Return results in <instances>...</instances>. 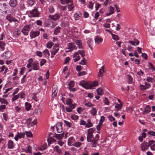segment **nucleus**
Masks as SVG:
<instances>
[{
  "label": "nucleus",
  "mask_w": 155,
  "mask_h": 155,
  "mask_svg": "<svg viewBox=\"0 0 155 155\" xmlns=\"http://www.w3.org/2000/svg\"><path fill=\"white\" fill-rule=\"evenodd\" d=\"M79 85L86 89H91L98 85L97 82L95 81L93 82L89 83L88 81L83 80L80 81Z\"/></svg>",
  "instance_id": "nucleus-1"
},
{
  "label": "nucleus",
  "mask_w": 155,
  "mask_h": 155,
  "mask_svg": "<svg viewBox=\"0 0 155 155\" xmlns=\"http://www.w3.org/2000/svg\"><path fill=\"white\" fill-rule=\"evenodd\" d=\"M33 27L32 24H29L28 25L24 26L21 30V32L25 35H28L29 31Z\"/></svg>",
  "instance_id": "nucleus-2"
},
{
  "label": "nucleus",
  "mask_w": 155,
  "mask_h": 155,
  "mask_svg": "<svg viewBox=\"0 0 155 155\" xmlns=\"http://www.w3.org/2000/svg\"><path fill=\"white\" fill-rule=\"evenodd\" d=\"M28 12L31 16L33 17H38L39 15V12L38 11L36 7H35L34 8L30 11H28Z\"/></svg>",
  "instance_id": "nucleus-3"
},
{
  "label": "nucleus",
  "mask_w": 155,
  "mask_h": 155,
  "mask_svg": "<svg viewBox=\"0 0 155 155\" xmlns=\"http://www.w3.org/2000/svg\"><path fill=\"white\" fill-rule=\"evenodd\" d=\"M5 19L6 20L8 21L10 23L12 22H19V21L16 19L14 18L12 15L10 14H8L6 17Z\"/></svg>",
  "instance_id": "nucleus-4"
},
{
  "label": "nucleus",
  "mask_w": 155,
  "mask_h": 155,
  "mask_svg": "<svg viewBox=\"0 0 155 155\" xmlns=\"http://www.w3.org/2000/svg\"><path fill=\"white\" fill-rule=\"evenodd\" d=\"M59 44H56L54 45L51 51L52 55H55L59 50Z\"/></svg>",
  "instance_id": "nucleus-5"
},
{
  "label": "nucleus",
  "mask_w": 155,
  "mask_h": 155,
  "mask_svg": "<svg viewBox=\"0 0 155 155\" xmlns=\"http://www.w3.org/2000/svg\"><path fill=\"white\" fill-rule=\"evenodd\" d=\"M67 46L68 47V49H69V50L66 51L67 52L71 51L74 49L76 50L77 49L76 46L73 42L68 43L67 45Z\"/></svg>",
  "instance_id": "nucleus-6"
},
{
  "label": "nucleus",
  "mask_w": 155,
  "mask_h": 155,
  "mask_svg": "<svg viewBox=\"0 0 155 155\" xmlns=\"http://www.w3.org/2000/svg\"><path fill=\"white\" fill-rule=\"evenodd\" d=\"M40 34V31H31L30 32V36L31 38H35L38 36Z\"/></svg>",
  "instance_id": "nucleus-7"
},
{
  "label": "nucleus",
  "mask_w": 155,
  "mask_h": 155,
  "mask_svg": "<svg viewBox=\"0 0 155 155\" xmlns=\"http://www.w3.org/2000/svg\"><path fill=\"white\" fill-rule=\"evenodd\" d=\"M61 15L59 14L56 13L54 15H50L49 18L54 21H56L59 19Z\"/></svg>",
  "instance_id": "nucleus-8"
},
{
  "label": "nucleus",
  "mask_w": 155,
  "mask_h": 155,
  "mask_svg": "<svg viewBox=\"0 0 155 155\" xmlns=\"http://www.w3.org/2000/svg\"><path fill=\"white\" fill-rule=\"evenodd\" d=\"M62 123L61 122H58L56 125L57 130L58 133L62 132L63 128L62 127Z\"/></svg>",
  "instance_id": "nucleus-9"
},
{
  "label": "nucleus",
  "mask_w": 155,
  "mask_h": 155,
  "mask_svg": "<svg viewBox=\"0 0 155 155\" xmlns=\"http://www.w3.org/2000/svg\"><path fill=\"white\" fill-rule=\"evenodd\" d=\"M32 65L33 70L36 71L39 70V66L38 61H33L32 63Z\"/></svg>",
  "instance_id": "nucleus-10"
},
{
  "label": "nucleus",
  "mask_w": 155,
  "mask_h": 155,
  "mask_svg": "<svg viewBox=\"0 0 155 155\" xmlns=\"http://www.w3.org/2000/svg\"><path fill=\"white\" fill-rule=\"evenodd\" d=\"M12 55L11 52L9 51H7L4 53L2 55L4 58H10Z\"/></svg>",
  "instance_id": "nucleus-11"
},
{
  "label": "nucleus",
  "mask_w": 155,
  "mask_h": 155,
  "mask_svg": "<svg viewBox=\"0 0 155 155\" xmlns=\"http://www.w3.org/2000/svg\"><path fill=\"white\" fill-rule=\"evenodd\" d=\"M151 108L149 105H146L144 108V110L142 112L143 114H148L151 111Z\"/></svg>",
  "instance_id": "nucleus-12"
},
{
  "label": "nucleus",
  "mask_w": 155,
  "mask_h": 155,
  "mask_svg": "<svg viewBox=\"0 0 155 155\" xmlns=\"http://www.w3.org/2000/svg\"><path fill=\"white\" fill-rule=\"evenodd\" d=\"M64 132L59 134L55 133V135L53 136V137L59 140H61L63 138V137L64 136Z\"/></svg>",
  "instance_id": "nucleus-13"
},
{
  "label": "nucleus",
  "mask_w": 155,
  "mask_h": 155,
  "mask_svg": "<svg viewBox=\"0 0 155 155\" xmlns=\"http://www.w3.org/2000/svg\"><path fill=\"white\" fill-rule=\"evenodd\" d=\"M76 45H77L78 48L79 49H82L83 48L82 44V42L81 40H76L75 41Z\"/></svg>",
  "instance_id": "nucleus-14"
},
{
  "label": "nucleus",
  "mask_w": 155,
  "mask_h": 155,
  "mask_svg": "<svg viewBox=\"0 0 155 155\" xmlns=\"http://www.w3.org/2000/svg\"><path fill=\"white\" fill-rule=\"evenodd\" d=\"M149 146L147 144V143H143L141 145V150L143 151H145L148 149Z\"/></svg>",
  "instance_id": "nucleus-15"
},
{
  "label": "nucleus",
  "mask_w": 155,
  "mask_h": 155,
  "mask_svg": "<svg viewBox=\"0 0 155 155\" xmlns=\"http://www.w3.org/2000/svg\"><path fill=\"white\" fill-rule=\"evenodd\" d=\"M8 148L9 149H12L14 148V143L11 140H9L8 142Z\"/></svg>",
  "instance_id": "nucleus-16"
},
{
  "label": "nucleus",
  "mask_w": 155,
  "mask_h": 155,
  "mask_svg": "<svg viewBox=\"0 0 155 155\" xmlns=\"http://www.w3.org/2000/svg\"><path fill=\"white\" fill-rule=\"evenodd\" d=\"M96 43L99 44L102 42L103 41V39L99 36H97L94 39Z\"/></svg>",
  "instance_id": "nucleus-17"
},
{
  "label": "nucleus",
  "mask_w": 155,
  "mask_h": 155,
  "mask_svg": "<svg viewBox=\"0 0 155 155\" xmlns=\"http://www.w3.org/2000/svg\"><path fill=\"white\" fill-rule=\"evenodd\" d=\"M9 5L12 7H16L17 5V0H10L9 2Z\"/></svg>",
  "instance_id": "nucleus-18"
},
{
  "label": "nucleus",
  "mask_w": 155,
  "mask_h": 155,
  "mask_svg": "<svg viewBox=\"0 0 155 155\" xmlns=\"http://www.w3.org/2000/svg\"><path fill=\"white\" fill-rule=\"evenodd\" d=\"M88 46L91 50H92L93 48L92 46L93 43V40L91 38H89L87 42Z\"/></svg>",
  "instance_id": "nucleus-19"
},
{
  "label": "nucleus",
  "mask_w": 155,
  "mask_h": 155,
  "mask_svg": "<svg viewBox=\"0 0 155 155\" xmlns=\"http://www.w3.org/2000/svg\"><path fill=\"white\" fill-rule=\"evenodd\" d=\"M7 6L6 3H0V12L4 10H6Z\"/></svg>",
  "instance_id": "nucleus-20"
},
{
  "label": "nucleus",
  "mask_w": 155,
  "mask_h": 155,
  "mask_svg": "<svg viewBox=\"0 0 155 155\" xmlns=\"http://www.w3.org/2000/svg\"><path fill=\"white\" fill-rule=\"evenodd\" d=\"M87 123L86 124L85 127L87 128H89L93 126V124L91 122V120L90 119H88L87 120Z\"/></svg>",
  "instance_id": "nucleus-21"
},
{
  "label": "nucleus",
  "mask_w": 155,
  "mask_h": 155,
  "mask_svg": "<svg viewBox=\"0 0 155 155\" xmlns=\"http://www.w3.org/2000/svg\"><path fill=\"white\" fill-rule=\"evenodd\" d=\"M5 42L3 41H0V48L1 50L3 51L5 50Z\"/></svg>",
  "instance_id": "nucleus-22"
},
{
  "label": "nucleus",
  "mask_w": 155,
  "mask_h": 155,
  "mask_svg": "<svg viewBox=\"0 0 155 155\" xmlns=\"http://www.w3.org/2000/svg\"><path fill=\"white\" fill-rule=\"evenodd\" d=\"M87 141L88 142H91L93 140H94V137L93 135L87 134Z\"/></svg>",
  "instance_id": "nucleus-23"
},
{
  "label": "nucleus",
  "mask_w": 155,
  "mask_h": 155,
  "mask_svg": "<svg viewBox=\"0 0 155 155\" xmlns=\"http://www.w3.org/2000/svg\"><path fill=\"white\" fill-rule=\"evenodd\" d=\"M60 3L63 5H65L70 2H73L72 0H60Z\"/></svg>",
  "instance_id": "nucleus-24"
},
{
  "label": "nucleus",
  "mask_w": 155,
  "mask_h": 155,
  "mask_svg": "<svg viewBox=\"0 0 155 155\" xmlns=\"http://www.w3.org/2000/svg\"><path fill=\"white\" fill-rule=\"evenodd\" d=\"M61 29V27L59 26L55 28L54 29V34L55 35H57L58 33L60 32Z\"/></svg>",
  "instance_id": "nucleus-25"
},
{
  "label": "nucleus",
  "mask_w": 155,
  "mask_h": 155,
  "mask_svg": "<svg viewBox=\"0 0 155 155\" xmlns=\"http://www.w3.org/2000/svg\"><path fill=\"white\" fill-rule=\"evenodd\" d=\"M74 139L73 137H71L69 138L68 141V144L69 146H71V144L74 141Z\"/></svg>",
  "instance_id": "nucleus-26"
},
{
  "label": "nucleus",
  "mask_w": 155,
  "mask_h": 155,
  "mask_svg": "<svg viewBox=\"0 0 155 155\" xmlns=\"http://www.w3.org/2000/svg\"><path fill=\"white\" fill-rule=\"evenodd\" d=\"M58 90L55 88H54L52 90V97H55L57 95Z\"/></svg>",
  "instance_id": "nucleus-27"
},
{
  "label": "nucleus",
  "mask_w": 155,
  "mask_h": 155,
  "mask_svg": "<svg viewBox=\"0 0 155 155\" xmlns=\"http://www.w3.org/2000/svg\"><path fill=\"white\" fill-rule=\"evenodd\" d=\"M122 107V104L120 103V104H116L115 106V108L116 110H119L121 109Z\"/></svg>",
  "instance_id": "nucleus-28"
},
{
  "label": "nucleus",
  "mask_w": 155,
  "mask_h": 155,
  "mask_svg": "<svg viewBox=\"0 0 155 155\" xmlns=\"http://www.w3.org/2000/svg\"><path fill=\"white\" fill-rule=\"evenodd\" d=\"M44 53V55L45 57H48L50 55V53L48 50L47 49H45L43 51Z\"/></svg>",
  "instance_id": "nucleus-29"
},
{
  "label": "nucleus",
  "mask_w": 155,
  "mask_h": 155,
  "mask_svg": "<svg viewBox=\"0 0 155 155\" xmlns=\"http://www.w3.org/2000/svg\"><path fill=\"white\" fill-rule=\"evenodd\" d=\"M47 146V144L46 143H42L41 145V147L40 148V150H43L46 149Z\"/></svg>",
  "instance_id": "nucleus-30"
},
{
  "label": "nucleus",
  "mask_w": 155,
  "mask_h": 155,
  "mask_svg": "<svg viewBox=\"0 0 155 155\" xmlns=\"http://www.w3.org/2000/svg\"><path fill=\"white\" fill-rule=\"evenodd\" d=\"M54 151L56 152L59 154H61V150L60 149L59 147H58V146H55L54 147Z\"/></svg>",
  "instance_id": "nucleus-31"
},
{
  "label": "nucleus",
  "mask_w": 155,
  "mask_h": 155,
  "mask_svg": "<svg viewBox=\"0 0 155 155\" xmlns=\"http://www.w3.org/2000/svg\"><path fill=\"white\" fill-rule=\"evenodd\" d=\"M128 84H131L133 82V78L130 74H128L127 76Z\"/></svg>",
  "instance_id": "nucleus-32"
},
{
  "label": "nucleus",
  "mask_w": 155,
  "mask_h": 155,
  "mask_svg": "<svg viewBox=\"0 0 155 155\" xmlns=\"http://www.w3.org/2000/svg\"><path fill=\"white\" fill-rule=\"evenodd\" d=\"M95 130L94 128H92L88 130L87 131V134L93 135V134Z\"/></svg>",
  "instance_id": "nucleus-33"
},
{
  "label": "nucleus",
  "mask_w": 155,
  "mask_h": 155,
  "mask_svg": "<svg viewBox=\"0 0 155 155\" xmlns=\"http://www.w3.org/2000/svg\"><path fill=\"white\" fill-rule=\"evenodd\" d=\"M97 141L95 140H93L91 141V146L92 147H97Z\"/></svg>",
  "instance_id": "nucleus-34"
},
{
  "label": "nucleus",
  "mask_w": 155,
  "mask_h": 155,
  "mask_svg": "<svg viewBox=\"0 0 155 155\" xmlns=\"http://www.w3.org/2000/svg\"><path fill=\"white\" fill-rule=\"evenodd\" d=\"M104 72V66H102L99 71V74L98 75V77L99 78H100V77H102V74Z\"/></svg>",
  "instance_id": "nucleus-35"
},
{
  "label": "nucleus",
  "mask_w": 155,
  "mask_h": 155,
  "mask_svg": "<svg viewBox=\"0 0 155 155\" xmlns=\"http://www.w3.org/2000/svg\"><path fill=\"white\" fill-rule=\"evenodd\" d=\"M25 106L26 110L28 111L31 108V105L30 103L27 102L25 103Z\"/></svg>",
  "instance_id": "nucleus-36"
},
{
  "label": "nucleus",
  "mask_w": 155,
  "mask_h": 155,
  "mask_svg": "<svg viewBox=\"0 0 155 155\" xmlns=\"http://www.w3.org/2000/svg\"><path fill=\"white\" fill-rule=\"evenodd\" d=\"M97 94L100 95H102L103 94V90L101 88L97 89Z\"/></svg>",
  "instance_id": "nucleus-37"
},
{
  "label": "nucleus",
  "mask_w": 155,
  "mask_h": 155,
  "mask_svg": "<svg viewBox=\"0 0 155 155\" xmlns=\"http://www.w3.org/2000/svg\"><path fill=\"white\" fill-rule=\"evenodd\" d=\"M66 104L70 105L72 103V101L71 98H67L66 99Z\"/></svg>",
  "instance_id": "nucleus-38"
},
{
  "label": "nucleus",
  "mask_w": 155,
  "mask_h": 155,
  "mask_svg": "<svg viewBox=\"0 0 155 155\" xmlns=\"http://www.w3.org/2000/svg\"><path fill=\"white\" fill-rule=\"evenodd\" d=\"M47 141L48 145H50L53 141H55V140L51 137H50L48 138Z\"/></svg>",
  "instance_id": "nucleus-39"
},
{
  "label": "nucleus",
  "mask_w": 155,
  "mask_h": 155,
  "mask_svg": "<svg viewBox=\"0 0 155 155\" xmlns=\"http://www.w3.org/2000/svg\"><path fill=\"white\" fill-rule=\"evenodd\" d=\"M17 135L18 136L19 138L21 139L22 138H24L25 136V134L24 133L22 132H18Z\"/></svg>",
  "instance_id": "nucleus-40"
},
{
  "label": "nucleus",
  "mask_w": 155,
  "mask_h": 155,
  "mask_svg": "<svg viewBox=\"0 0 155 155\" xmlns=\"http://www.w3.org/2000/svg\"><path fill=\"white\" fill-rule=\"evenodd\" d=\"M97 112V111L96 108L93 107L92 108V109L91 110V113L93 116H95L96 115Z\"/></svg>",
  "instance_id": "nucleus-41"
},
{
  "label": "nucleus",
  "mask_w": 155,
  "mask_h": 155,
  "mask_svg": "<svg viewBox=\"0 0 155 155\" xmlns=\"http://www.w3.org/2000/svg\"><path fill=\"white\" fill-rule=\"evenodd\" d=\"M27 2L29 5L32 6L34 4L35 1V0H27Z\"/></svg>",
  "instance_id": "nucleus-42"
},
{
  "label": "nucleus",
  "mask_w": 155,
  "mask_h": 155,
  "mask_svg": "<svg viewBox=\"0 0 155 155\" xmlns=\"http://www.w3.org/2000/svg\"><path fill=\"white\" fill-rule=\"evenodd\" d=\"M53 45L54 43L52 42H48L46 44L47 47L48 48L50 49L51 48Z\"/></svg>",
  "instance_id": "nucleus-43"
},
{
  "label": "nucleus",
  "mask_w": 155,
  "mask_h": 155,
  "mask_svg": "<svg viewBox=\"0 0 155 155\" xmlns=\"http://www.w3.org/2000/svg\"><path fill=\"white\" fill-rule=\"evenodd\" d=\"M71 4L68 5V10L69 11H71L72 9L74 8V6L73 4V2H70Z\"/></svg>",
  "instance_id": "nucleus-44"
},
{
  "label": "nucleus",
  "mask_w": 155,
  "mask_h": 155,
  "mask_svg": "<svg viewBox=\"0 0 155 155\" xmlns=\"http://www.w3.org/2000/svg\"><path fill=\"white\" fill-rule=\"evenodd\" d=\"M68 85L69 86V89H71V88H72L73 87H74V81H70V83L68 84Z\"/></svg>",
  "instance_id": "nucleus-45"
},
{
  "label": "nucleus",
  "mask_w": 155,
  "mask_h": 155,
  "mask_svg": "<svg viewBox=\"0 0 155 155\" xmlns=\"http://www.w3.org/2000/svg\"><path fill=\"white\" fill-rule=\"evenodd\" d=\"M31 147L30 146H28L26 148V150H25V152L27 153H31Z\"/></svg>",
  "instance_id": "nucleus-46"
},
{
  "label": "nucleus",
  "mask_w": 155,
  "mask_h": 155,
  "mask_svg": "<svg viewBox=\"0 0 155 155\" xmlns=\"http://www.w3.org/2000/svg\"><path fill=\"white\" fill-rule=\"evenodd\" d=\"M74 16L75 18V19L76 20H78L80 18L81 16V15L80 14H78V13H76L74 14Z\"/></svg>",
  "instance_id": "nucleus-47"
},
{
  "label": "nucleus",
  "mask_w": 155,
  "mask_h": 155,
  "mask_svg": "<svg viewBox=\"0 0 155 155\" xmlns=\"http://www.w3.org/2000/svg\"><path fill=\"white\" fill-rule=\"evenodd\" d=\"M64 122L67 127H71L72 124L71 122L66 120H64Z\"/></svg>",
  "instance_id": "nucleus-48"
},
{
  "label": "nucleus",
  "mask_w": 155,
  "mask_h": 155,
  "mask_svg": "<svg viewBox=\"0 0 155 155\" xmlns=\"http://www.w3.org/2000/svg\"><path fill=\"white\" fill-rule=\"evenodd\" d=\"M112 38L115 41H117L119 40V37L116 35L113 34H111Z\"/></svg>",
  "instance_id": "nucleus-49"
},
{
  "label": "nucleus",
  "mask_w": 155,
  "mask_h": 155,
  "mask_svg": "<svg viewBox=\"0 0 155 155\" xmlns=\"http://www.w3.org/2000/svg\"><path fill=\"white\" fill-rule=\"evenodd\" d=\"M81 143L80 142H76L74 143V146L77 147H79L81 145Z\"/></svg>",
  "instance_id": "nucleus-50"
},
{
  "label": "nucleus",
  "mask_w": 155,
  "mask_h": 155,
  "mask_svg": "<svg viewBox=\"0 0 155 155\" xmlns=\"http://www.w3.org/2000/svg\"><path fill=\"white\" fill-rule=\"evenodd\" d=\"M79 54L81 55V57H84L85 56V51L84 50L78 51Z\"/></svg>",
  "instance_id": "nucleus-51"
},
{
  "label": "nucleus",
  "mask_w": 155,
  "mask_h": 155,
  "mask_svg": "<svg viewBox=\"0 0 155 155\" xmlns=\"http://www.w3.org/2000/svg\"><path fill=\"white\" fill-rule=\"evenodd\" d=\"M71 118L74 120H76L78 119L79 117L78 116L74 114L71 116Z\"/></svg>",
  "instance_id": "nucleus-52"
},
{
  "label": "nucleus",
  "mask_w": 155,
  "mask_h": 155,
  "mask_svg": "<svg viewBox=\"0 0 155 155\" xmlns=\"http://www.w3.org/2000/svg\"><path fill=\"white\" fill-rule=\"evenodd\" d=\"M105 120V117L103 116H101V120H100L99 123V124H100L101 125H102L103 124V122H104V121Z\"/></svg>",
  "instance_id": "nucleus-53"
},
{
  "label": "nucleus",
  "mask_w": 155,
  "mask_h": 155,
  "mask_svg": "<svg viewBox=\"0 0 155 155\" xmlns=\"http://www.w3.org/2000/svg\"><path fill=\"white\" fill-rule=\"evenodd\" d=\"M25 133L26 134V135H27V137H32V133L29 131H26Z\"/></svg>",
  "instance_id": "nucleus-54"
},
{
  "label": "nucleus",
  "mask_w": 155,
  "mask_h": 155,
  "mask_svg": "<svg viewBox=\"0 0 155 155\" xmlns=\"http://www.w3.org/2000/svg\"><path fill=\"white\" fill-rule=\"evenodd\" d=\"M1 103L2 104H5L6 105H8V103L7 101L4 98H2Z\"/></svg>",
  "instance_id": "nucleus-55"
},
{
  "label": "nucleus",
  "mask_w": 155,
  "mask_h": 155,
  "mask_svg": "<svg viewBox=\"0 0 155 155\" xmlns=\"http://www.w3.org/2000/svg\"><path fill=\"white\" fill-rule=\"evenodd\" d=\"M19 97V96L18 94V95H14V96H13V97L12 99V101H13L16 100L17 99H18Z\"/></svg>",
  "instance_id": "nucleus-56"
},
{
  "label": "nucleus",
  "mask_w": 155,
  "mask_h": 155,
  "mask_svg": "<svg viewBox=\"0 0 155 155\" xmlns=\"http://www.w3.org/2000/svg\"><path fill=\"white\" fill-rule=\"evenodd\" d=\"M84 110V109L81 107H79L77 109V111L78 113L79 114H81V113Z\"/></svg>",
  "instance_id": "nucleus-57"
},
{
  "label": "nucleus",
  "mask_w": 155,
  "mask_h": 155,
  "mask_svg": "<svg viewBox=\"0 0 155 155\" xmlns=\"http://www.w3.org/2000/svg\"><path fill=\"white\" fill-rule=\"evenodd\" d=\"M46 62V60L45 59H42L40 61V66H42Z\"/></svg>",
  "instance_id": "nucleus-58"
},
{
  "label": "nucleus",
  "mask_w": 155,
  "mask_h": 155,
  "mask_svg": "<svg viewBox=\"0 0 155 155\" xmlns=\"http://www.w3.org/2000/svg\"><path fill=\"white\" fill-rule=\"evenodd\" d=\"M153 79L150 77H147L146 79V81L147 82H153Z\"/></svg>",
  "instance_id": "nucleus-59"
},
{
  "label": "nucleus",
  "mask_w": 155,
  "mask_h": 155,
  "mask_svg": "<svg viewBox=\"0 0 155 155\" xmlns=\"http://www.w3.org/2000/svg\"><path fill=\"white\" fill-rule=\"evenodd\" d=\"M3 117L4 120L5 121H6L8 117L7 114L5 113H4L3 114Z\"/></svg>",
  "instance_id": "nucleus-60"
},
{
  "label": "nucleus",
  "mask_w": 155,
  "mask_h": 155,
  "mask_svg": "<svg viewBox=\"0 0 155 155\" xmlns=\"http://www.w3.org/2000/svg\"><path fill=\"white\" fill-rule=\"evenodd\" d=\"M155 141L153 140H150L149 142L147 143V144L149 147L152 144H154Z\"/></svg>",
  "instance_id": "nucleus-61"
},
{
  "label": "nucleus",
  "mask_w": 155,
  "mask_h": 155,
  "mask_svg": "<svg viewBox=\"0 0 155 155\" xmlns=\"http://www.w3.org/2000/svg\"><path fill=\"white\" fill-rule=\"evenodd\" d=\"M104 103L107 105H109V102L107 98L105 97L104 100Z\"/></svg>",
  "instance_id": "nucleus-62"
},
{
  "label": "nucleus",
  "mask_w": 155,
  "mask_h": 155,
  "mask_svg": "<svg viewBox=\"0 0 155 155\" xmlns=\"http://www.w3.org/2000/svg\"><path fill=\"white\" fill-rule=\"evenodd\" d=\"M86 74L85 71H83L80 72H79L78 74V76L84 75Z\"/></svg>",
  "instance_id": "nucleus-63"
},
{
  "label": "nucleus",
  "mask_w": 155,
  "mask_h": 155,
  "mask_svg": "<svg viewBox=\"0 0 155 155\" xmlns=\"http://www.w3.org/2000/svg\"><path fill=\"white\" fill-rule=\"evenodd\" d=\"M108 118L109 120L111 121H112L115 120V118L112 115H109L108 117Z\"/></svg>",
  "instance_id": "nucleus-64"
}]
</instances>
